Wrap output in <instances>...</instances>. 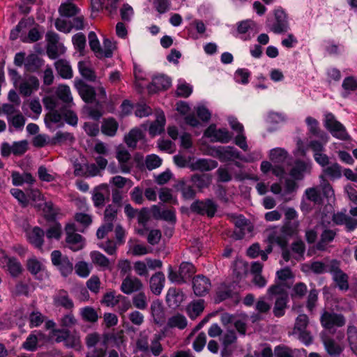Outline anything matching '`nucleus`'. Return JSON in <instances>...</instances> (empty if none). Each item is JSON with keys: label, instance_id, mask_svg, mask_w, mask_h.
<instances>
[{"label": "nucleus", "instance_id": "nucleus-23", "mask_svg": "<svg viewBox=\"0 0 357 357\" xmlns=\"http://www.w3.org/2000/svg\"><path fill=\"white\" fill-rule=\"evenodd\" d=\"M165 116L163 112L157 114L156 119L149 126V132L152 137L161 134L165 129Z\"/></svg>", "mask_w": 357, "mask_h": 357}, {"label": "nucleus", "instance_id": "nucleus-63", "mask_svg": "<svg viewBox=\"0 0 357 357\" xmlns=\"http://www.w3.org/2000/svg\"><path fill=\"white\" fill-rule=\"evenodd\" d=\"M153 5L154 8L160 13L163 14L167 13L171 6L170 0H153Z\"/></svg>", "mask_w": 357, "mask_h": 357}, {"label": "nucleus", "instance_id": "nucleus-27", "mask_svg": "<svg viewBox=\"0 0 357 357\" xmlns=\"http://www.w3.org/2000/svg\"><path fill=\"white\" fill-rule=\"evenodd\" d=\"M54 303L56 306H62L66 309H71L74 306L73 301L64 290L59 291L54 296Z\"/></svg>", "mask_w": 357, "mask_h": 357}, {"label": "nucleus", "instance_id": "nucleus-20", "mask_svg": "<svg viewBox=\"0 0 357 357\" xmlns=\"http://www.w3.org/2000/svg\"><path fill=\"white\" fill-rule=\"evenodd\" d=\"M234 221L236 227L234 234L237 238H242L246 233L251 231L248 220L243 215H241L235 217Z\"/></svg>", "mask_w": 357, "mask_h": 357}, {"label": "nucleus", "instance_id": "nucleus-21", "mask_svg": "<svg viewBox=\"0 0 357 357\" xmlns=\"http://www.w3.org/2000/svg\"><path fill=\"white\" fill-rule=\"evenodd\" d=\"M149 282L151 291L155 295H160L165 286V275L162 272H157L151 276Z\"/></svg>", "mask_w": 357, "mask_h": 357}, {"label": "nucleus", "instance_id": "nucleus-15", "mask_svg": "<svg viewBox=\"0 0 357 357\" xmlns=\"http://www.w3.org/2000/svg\"><path fill=\"white\" fill-rule=\"evenodd\" d=\"M39 86V81L34 76L24 78L19 84L20 93L24 96H29Z\"/></svg>", "mask_w": 357, "mask_h": 357}, {"label": "nucleus", "instance_id": "nucleus-12", "mask_svg": "<svg viewBox=\"0 0 357 357\" xmlns=\"http://www.w3.org/2000/svg\"><path fill=\"white\" fill-rule=\"evenodd\" d=\"M205 136L213 141L227 143L231 139V135L226 128L217 129L215 125H211L204 132Z\"/></svg>", "mask_w": 357, "mask_h": 357}, {"label": "nucleus", "instance_id": "nucleus-35", "mask_svg": "<svg viewBox=\"0 0 357 357\" xmlns=\"http://www.w3.org/2000/svg\"><path fill=\"white\" fill-rule=\"evenodd\" d=\"M188 324L187 319L185 316L176 314L171 317H169L167 322V326L168 328H177L180 330L184 329Z\"/></svg>", "mask_w": 357, "mask_h": 357}, {"label": "nucleus", "instance_id": "nucleus-3", "mask_svg": "<svg viewBox=\"0 0 357 357\" xmlns=\"http://www.w3.org/2000/svg\"><path fill=\"white\" fill-rule=\"evenodd\" d=\"M324 126L332 135L337 139L344 140L349 137L345 127L336 120L332 113L325 114Z\"/></svg>", "mask_w": 357, "mask_h": 357}, {"label": "nucleus", "instance_id": "nucleus-4", "mask_svg": "<svg viewBox=\"0 0 357 357\" xmlns=\"http://www.w3.org/2000/svg\"><path fill=\"white\" fill-rule=\"evenodd\" d=\"M309 324L308 317L305 314H299L295 321L294 334L297 335L298 338L306 345L312 342V337L306 328Z\"/></svg>", "mask_w": 357, "mask_h": 357}, {"label": "nucleus", "instance_id": "nucleus-51", "mask_svg": "<svg viewBox=\"0 0 357 357\" xmlns=\"http://www.w3.org/2000/svg\"><path fill=\"white\" fill-rule=\"evenodd\" d=\"M116 49V44L114 41L105 38L103 40V48H102L100 58H110L112 56L113 51Z\"/></svg>", "mask_w": 357, "mask_h": 357}, {"label": "nucleus", "instance_id": "nucleus-9", "mask_svg": "<svg viewBox=\"0 0 357 357\" xmlns=\"http://www.w3.org/2000/svg\"><path fill=\"white\" fill-rule=\"evenodd\" d=\"M330 273L340 289L346 291L349 289L348 276L340 269L338 261H331Z\"/></svg>", "mask_w": 357, "mask_h": 357}, {"label": "nucleus", "instance_id": "nucleus-25", "mask_svg": "<svg viewBox=\"0 0 357 357\" xmlns=\"http://www.w3.org/2000/svg\"><path fill=\"white\" fill-rule=\"evenodd\" d=\"M119 128V123L114 118L105 119L101 126L102 132L108 136L114 137L116 135Z\"/></svg>", "mask_w": 357, "mask_h": 357}, {"label": "nucleus", "instance_id": "nucleus-36", "mask_svg": "<svg viewBox=\"0 0 357 357\" xmlns=\"http://www.w3.org/2000/svg\"><path fill=\"white\" fill-rule=\"evenodd\" d=\"M142 137V130L138 128H134L125 136V142L129 147L134 149L136 147L137 142Z\"/></svg>", "mask_w": 357, "mask_h": 357}, {"label": "nucleus", "instance_id": "nucleus-52", "mask_svg": "<svg viewBox=\"0 0 357 357\" xmlns=\"http://www.w3.org/2000/svg\"><path fill=\"white\" fill-rule=\"evenodd\" d=\"M75 48L78 50L81 54H84L86 47V37L82 33H77L72 38Z\"/></svg>", "mask_w": 357, "mask_h": 357}, {"label": "nucleus", "instance_id": "nucleus-39", "mask_svg": "<svg viewBox=\"0 0 357 357\" xmlns=\"http://www.w3.org/2000/svg\"><path fill=\"white\" fill-rule=\"evenodd\" d=\"M8 124L13 126L17 130H22L25 125L26 119L20 112L13 116H7Z\"/></svg>", "mask_w": 357, "mask_h": 357}, {"label": "nucleus", "instance_id": "nucleus-40", "mask_svg": "<svg viewBox=\"0 0 357 357\" xmlns=\"http://www.w3.org/2000/svg\"><path fill=\"white\" fill-rule=\"evenodd\" d=\"M287 152L282 148H275L270 151L269 158L275 163L283 162L287 158Z\"/></svg>", "mask_w": 357, "mask_h": 357}, {"label": "nucleus", "instance_id": "nucleus-37", "mask_svg": "<svg viewBox=\"0 0 357 357\" xmlns=\"http://www.w3.org/2000/svg\"><path fill=\"white\" fill-rule=\"evenodd\" d=\"M59 11L62 16L72 17L77 15L79 10L71 1H67L66 2L62 3L61 4Z\"/></svg>", "mask_w": 357, "mask_h": 357}, {"label": "nucleus", "instance_id": "nucleus-55", "mask_svg": "<svg viewBox=\"0 0 357 357\" xmlns=\"http://www.w3.org/2000/svg\"><path fill=\"white\" fill-rule=\"evenodd\" d=\"M251 73L246 68H238L234 73V79L236 82L242 84H247L249 82V78Z\"/></svg>", "mask_w": 357, "mask_h": 357}, {"label": "nucleus", "instance_id": "nucleus-58", "mask_svg": "<svg viewBox=\"0 0 357 357\" xmlns=\"http://www.w3.org/2000/svg\"><path fill=\"white\" fill-rule=\"evenodd\" d=\"M36 331L31 333L22 344V347L27 351H34L36 349L38 344V337L36 335ZM38 335H40L39 332H37Z\"/></svg>", "mask_w": 357, "mask_h": 357}, {"label": "nucleus", "instance_id": "nucleus-26", "mask_svg": "<svg viewBox=\"0 0 357 357\" xmlns=\"http://www.w3.org/2000/svg\"><path fill=\"white\" fill-rule=\"evenodd\" d=\"M322 342L326 352L331 356H338L343 351V347L333 338L325 337L322 339Z\"/></svg>", "mask_w": 357, "mask_h": 357}, {"label": "nucleus", "instance_id": "nucleus-46", "mask_svg": "<svg viewBox=\"0 0 357 357\" xmlns=\"http://www.w3.org/2000/svg\"><path fill=\"white\" fill-rule=\"evenodd\" d=\"M347 340L351 349L357 355V328L349 326L347 328Z\"/></svg>", "mask_w": 357, "mask_h": 357}, {"label": "nucleus", "instance_id": "nucleus-42", "mask_svg": "<svg viewBox=\"0 0 357 357\" xmlns=\"http://www.w3.org/2000/svg\"><path fill=\"white\" fill-rule=\"evenodd\" d=\"M234 297L235 299L238 301V296L236 295L230 289V287L222 284L221 285L218 291H217V300L220 302L224 300H226L229 298Z\"/></svg>", "mask_w": 357, "mask_h": 357}, {"label": "nucleus", "instance_id": "nucleus-8", "mask_svg": "<svg viewBox=\"0 0 357 357\" xmlns=\"http://www.w3.org/2000/svg\"><path fill=\"white\" fill-rule=\"evenodd\" d=\"M211 155L221 162L241 159L239 151L233 146H218L212 149Z\"/></svg>", "mask_w": 357, "mask_h": 357}, {"label": "nucleus", "instance_id": "nucleus-24", "mask_svg": "<svg viewBox=\"0 0 357 357\" xmlns=\"http://www.w3.org/2000/svg\"><path fill=\"white\" fill-rule=\"evenodd\" d=\"M56 94L57 97L68 107H71L74 103L70 89L68 86L61 84L57 87Z\"/></svg>", "mask_w": 357, "mask_h": 357}, {"label": "nucleus", "instance_id": "nucleus-41", "mask_svg": "<svg viewBox=\"0 0 357 357\" xmlns=\"http://www.w3.org/2000/svg\"><path fill=\"white\" fill-rule=\"evenodd\" d=\"M307 169V163L300 160L296 161L290 172V175L296 179H301L303 177V173L305 172Z\"/></svg>", "mask_w": 357, "mask_h": 357}, {"label": "nucleus", "instance_id": "nucleus-7", "mask_svg": "<svg viewBox=\"0 0 357 357\" xmlns=\"http://www.w3.org/2000/svg\"><path fill=\"white\" fill-rule=\"evenodd\" d=\"M51 260L54 266H56L64 277L70 275L73 270V263L66 256H63L59 250H54L51 254Z\"/></svg>", "mask_w": 357, "mask_h": 357}, {"label": "nucleus", "instance_id": "nucleus-31", "mask_svg": "<svg viewBox=\"0 0 357 357\" xmlns=\"http://www.w3.org/2000/svg\"><path fill=\"white\" fill-rule=\"evenodd\" d=\"M288 301V295L284 294L283 296H280L277 297L273 310V312L275 317H281L283 315H284Z\"/></svg>", "mask_w": 357, "mask_h": 357}, {"label": "nucleus", "instance_id": "nucleus-57", "mask_svg": "<svg viewBox=\"0 0 357 357\" xmlns=\"http://www.w3.org/2000/svg\"><path fill=\"white\" fill-rule=\"evenodd\" d=\"M162 164V159L155 154L148 155L145 160V165L149 170L159 167Z\"/></svg>", "mask_w": 357, "mask_h": 357}, {"label": "nucleus", "instance_id": "nucleus-32", "mask_svg": "<svg viewBox=\"0 0 357 357\" xmlns=\"http://www.w3.org/2000/svg\"><path fill=\"white\" fill-rule=\"evenodd\" d=\"M133 352H142L145 355L149 354V337L144 333H141L139 334V337L136 340Z\"/></svg>", "mask_w": 357, "mask_h": 357}, {"label": "nucleus", "instance_id": "nucleus-6", "mask_svg": "<svg viewBox=\"0 0 357 357\" xmlns=\"http://www.w3.org/2000/svg\"><path fill=\"white\" fill-rule=\"evenodd\" d=\"M320 323L323 328L331 330L334 327L344 326L346 319L341 314L324 311L320 317Z\"/></svg>", "mask_w": 357, "mask_h": 357}, {"label": "nucleus", "instance_id": "nucleus-60", "mask_svg": "<svg viewBox=\"0 0 357 357\" xmlns=\"http://www.w3.org/2000/svg\"><path fill=\"white\" fill-rule=\"evenodd\" d=\"M324 172L331 178H339L342 175L341 167L337 163H333L324 168Z\"/></svg>", "mask_w": 357, "mask_h": 357}, {"label": "nucleus", "instance_id": "nucleus-49", "mask_svg": "<svg viewBox=\"0 0 357 357\" xmlns=\"http://www.w3.org/2000/svg\"><path fill=\"white\" fill-rule=\"evenodd\" d=\"M65 51V47L60 43L47 45V55L52 59H56L60 54H63Z\"/></svg>", "mask_w": 357, "mask_h": 357}, {"label": "nucleus", "instance_id": "nucleus-59", "mask_svg": "<svg viewBox=\"0 0 357 357\" xmlns=\"http://www.w3.org/2000/svg\"><path fill=\"white\" fill-rule=\"evenodd\" d=\"M307 288L305 284L303 282L296 283L291 291V297L292 299L301 298L307 293Z\"/></svg>", "mask_w": 357, "mask_h": 357}, {"label": "nucleus", "instance_id": "nucleus-13", "mask_svg": "<svg viewBox=\"0 0 357 357\" xmlns=\"http://www.w3.org/2000/svg\"><path fill=\"white\" fill-rule=\"evenodd\" d=\"M144 285L139 278L135 276L128 275L123 280L120 289L125 294L130 295L141 291Z\"/></svg>", "mask_w": 357, "mask_h": 357}, {"label": "nucleus", "instance_id": "nucleus-28", "mask_svg": "<svg viewBox=\"0 0 357 357\" xmlns=\"http://www.w3.org/2000/svg\"><path fill=\"white\" fill-rule=\"evenodd\" d=\"M183 294L180 290L176 288L169 289L166 296V301L169 306H178L180 303L183 301Z\"/></svg>", "mask_w": 357, "mask_h": 357}, {"label": "nucleus", "instance_id": "nucleus-33", "mask_svg": "<svg viewBox=\"0 0 357 357\" xmlns=\"http://www.w3.org/2000/svg\"><path fill=\"white\" fill-rule=\"evenodd\" d=\"M90 257L93 264L96 266H99L103 270L109 268V260L101 252L93 251L90 253Z\"/></svg>", "mask_w": 357, "mask_h": 357}, {"label": "nucleus", "instance_id": "nucleus-38", "mask_svg": "<svg viewBox=\"0 0 357 357\" xmlns=\"http://www.w3.org/2000/svg\"><path fill=\"white\" fill-rule=\"evenodd\" d=\"M6 267L7 271L13 277L18 276L22 271L21 264L15 258H8L6 259Z\"/></svg>", "mask_w": 357, "mask_h": 357}, {"label": "nucleus", "instance_id": "nucleus-64", "mask_svg": "<svg viewBox=\"0 0 357 357\" xmlns=\"http://www.w3.org/2000/svg\"><path fill=\"white\" fill-rule=\"evenodd\" d=\"M275 357H294L292 350L284 345L277 346L274 349Z\"/></svg>", "mask_w": 357, "mask_h": 357}, {"label": "nucleus", "instance_id": "nucleus-43", "mask_svg": "<svg viewBox=\"0 0 357 357\" xmlns=\"http://www.w3.org/2000/svg\"><path fill=\"white\" fill-rule=\"evenodd\" d=\"M121 298H123L122 295L116 294L114 291H109L104 295L102 303L108 307H114L119 303Z\"/></svg>", "mask_w": 357, "mask_h": 357}, {"label": "nucleus", "instance_id": "nucleus-48", "mask_svg": "<svg viewBox=\"0 0 357 357\" xmlns=\"http://www.w3.org/2000/svg\"><path fill=\"white\" fill-rule=\"evenodd\" d=\"M82 318L89 322L94 323L98 319L96 311L91 307H84L80 309Z\"/></svg>", "mask_w": 357, "mask_h": 357}, {"label": "nucleus", "instance_id": "nucleus-50", "mask_svg": "<svg viewBox=\"0 0 357 357\" xmlns=\"http://www.w3.org/2000/svg\"><path fill=\"white\" fill-rule=\"evenodd\" d=\"M88 37L90 48L95 53L96 56L100 58L102 48L96 33L93 31L89 32Z\"/></svg>", "mask_w": 357, "mask_h": 357}, {"label": "nucleus", "instance_id": "nucleus-17", "mask_svg": "<svg viewBox=\"0 0 357 357\" xmlns=\"http://www.w3.org/2000/svg\"><path fill=\"white\" fill-rule=\"evenodd\" d=\"M75 86L84 102H92L94 101L96 91L93 87L86 84L82 80L76 82Z\"/></svg>", "mask_w": 357, "mask_h": 357}, {"label": "nucleus", "instance_id": "nucleus-45", "mask_svg": "<svg viewBox=\"0 0 357 357\" xmlns=\"http://www.w3.org/2000/svg\"><path fill=\"white\" fill-rule=\"evenodd\" d=\"M191 181L197 188L202 189L209 185L211 179V177L206 174H195L191 177Z\"/></svg>", "mask_w": 357, "mask_h": 357}, {"label": "nucleus", "instance_id": "nucleus-18", "mask_svg": "<svg viewBox=\"0 0 357 357\" xmlns=\"http://www.w3.org/2000/svg\"><path fill=\"white\" fill-rule=\"evenodd\" d=\"M45 233L38 227H35L26 232L29 242L35 248L41 249L44 242Z\"/></svg>", "mask_w": 357, "mask_h": 357}, {"label": "nucleus", "instance_id": "nucleus-29", "mask_svg": "<svg viewBox=\"0 0 357 357\" xmlns=\"http://www.w3.org/2000/svg\"><path fill=\"white\" fill-rule=\"evenodd\" d=\"M54 66L56 71L63 78L70 79L73 77V70L67 60L59 59L55 62Z\"/></svg>", "mask_w": 357, "mask_h": 357}, {"label": "nucleus", "instance_id": "nucleus-62", "mask_svg": "<svg viewBox=\"0 0 357 357\" xmlns=\"http://www.w3.org/2000/svg\"><path fill=\"white\" fill-rule=\"evenodd\" d=\"M192 92V87L185 83L183 81H179L176 89V94L178 96L187 98L188 97Z\"/></svg>", "mask_w": 357, "mask_h": 357}, {"label": "nucleus", "instance_id": "nucleus-47", "mask_svg": "<svg viewBox=\"0 0 357 357\" xmlns=\"http://www.w3.org/2000/svg\"><path fill=\"white\" fill-rule=\"evenodd\" d=\"M132 303L135 307L139 310H145L148 307V300L144 292L140 291L132 297Z\"/></svg>", "mask_w": 357, "mask_h": 357}, {"label": "nucleus", "instance_id": "nucleus-5", "mask_svg": "<svg viewBox=\"0 0 357 357\" xmlns=\"http://www.w3.org/2000/svg\"><path fill=\"white\" fill-rule=\"evenodd\" d=\"M67 246L73 252L79 251L85 245L84 238L79 234L75 233V227L73 224H68L66 226Z\"/></svg>", "mask_w": 357, "mask_h": 357}, {"label": "nucleus", "instance_id": "nucleus-1", "mask_svg": "<svg viewBox=\"0 0 357 357\" xmlns=\"http://www.w3.org/2000/svg\"><path fill=\"white\" fill-rule=\"evenodd\" d=\"M267 29L275 34H281L290 30L289 17L286 11L281 7L273 10V15L269 16L266 22Z\"/></svg>", "mask_w": 357, "mask_h": 357}, {"label": "nucleus", "instance_id": "nucleus-53", "mask_svg": "<svg viewBox=\"0 0 357 357\" xmlns=\"http://www.w3.org/2000/svg\"><path fill=\"white\" fill-rule=\"evenodd\" d=\"M342 86L344 91L343 96L347 97L351 91L357 89V80L354 77H347L343 80Z\"/></svg>", "mask_w": 357, "mask_h": 357}, {"label": "nucleus", "instance_id": "nucleus-61", "mask_svg": "<svg viewBox=\"0 0 357 357\" xmlns=\"http://www.w3.org/2000/svg\"><path fill=\"white\" fill-rule=\"evenodd\" d=\"M61 234V226L60 224L55 223L51 226L46 231L47 238L50 241L52 239L59 240Z\"/></svg>", "mask_w": 357, "mask_h": 357}, {"label": "nucleus", "instance_id": "nucleus-54", "mask_svg": "<svg viewBox=\"0 0 357 357\" xmlns=\"http://www.w3.org/2000/svg\"><path fill=\"white\" fill-rule=\"evenodd\" d=\"M75 273L81 278H86L89 275L91 266L88 263L81 261L75 266Z\"/></svg>", "mask_w": 357, "mask_h": 357}, {"label": "nucleus", "instance_id": "nucleus-14", "mask_svg": "<svg viewBox=\"0 0 357 357\" xmlns=\"http://www.w3.org/2000/svg\"><path fill=\"white\" fill-rule=\"evenodd\" d=\"M211 284L210 280L203 275H198L192 279V288L197 296L206 295L210 290Z\"/></svg>", "mask_w": 357, "mask_h": 357}, {"label": "nucleus", "instance_id": "nucleus-10", "mask_svg": "<svg viewBox=\"0 0 357 357\" xmlns=\"http://www.w3.org/2000/svg\"><path fill=\"white\" fill-rule=\"evenodd\" d=\"M191 210L198 214H206L208 217H213L217 211V204L210 199L204 201L197 200L191 205Z\"/></svg>", "mask_w": 357, "mask_h": 357}, {"label": "nucleus", "instance_id": "nucleus-16", "mask_svg": "<svg viewBox=\"0 0 357 357\" xmlns=\"http://www.w3.org/2000/svg\"><path fill=\"white\" fill-rule=\"evenodd\" d=\"M116 158L119 162L121 172L130 173L132 165L130 164L131 155L128 151L122 146H119L116 149Z\"/></svg>", "mask_w": 357, "mask_h": 357}, {"label": "nucleus", "instance_id": "nucleus-2", "mask_svg": "<svg viewBox=\"0 0 357 357\" xmlns=\"http://www.w3.org/2000/svg\"><path fill=\"white\" fill-rule=\"evenodd\" d=\"M295 229L289 224L282 227H273L268 228L264 235L267 242L270 244H276L281 248L286 247L288 238L294 235Z\"/></svg>", "mask_w": 357, "mask_h": 357}, {"label": "nucleus", "instance_id": "nucleus-34", "mask_svg": "<svg viewBox=\"0 0 357 357\" xmlns=\"http://www.w3.org/2000/svg\"><path fill=\"white\" fill-rule=\"evenodd\" d=\"M204 309V302L203 300L192 301L187 306V313L190 318L194 319L203 312Z\"/></svg>", "mask_w": 357, "mask_h": 357}, {"label": "nucleus", "instance_id": "nucleus-19", "mask_svg": "<svg viewBox=\"0 0 357 357\" xmlns=\"http://www.w3.org/2000/svg\"><path fill=\"white\" fill-rule=\"evenodd\" d=\"M171 85V79L165 75H158L153 77L151 84L149 87L151 93H156L161 90L167 89Z\"/></svg>", "mask_w": 357, "mask_h": 357}, {"label": "nucleus", "instance_id": "nucleus-56", "mask_svg": "<svg viewBox=\"0 0 357 357\" xmlns=\"http://www.w3.org/2000/svg\"><path fill=\"white\" fill-rule=\"evenodd\" d=\"M267 294L270 296L277 295L278 296L288 295L284 286L282 282L275 281V284L270 286L267 289Z\"/></svg>", "mask_w": 357, "mask_h": 357}, {"label": "nucleus", "instance_id": "nucleus-44", "mask_svg": "<svg viewBox=\"0 0 357 357\" xmlns=\"http://www.w3.org/2000/svg\"><path fill=\"white\" fill-rule=\"evenodd\" d=\"M78 68L81 75L89 80H94L96 75L90 67V63L87 61H82L78 63Z\"/></svg>", "mask_w": 357, "mask_h": 357}, {"label": "nucleus", "instance_id": "nucleus-22", "mask_svg": "<svg viewBox=\"0 0 357 357\" xmlns=\"http://www.w3.org/2000/svg\"><path fill=\"white\" fill-rule=\"evenodd\" d=\"M218 167V162L211 159L201 158L197 160L190 165L192 170L201 172L211 171Z\"/></svg>", "mask_w": 357, "mask_h": 357}, {"label": "nucleus", "instance_id": "nucleus-11", "mask_svg": "<svg viewBox=\"0 0 357 357\" xmlns=\"http://www.w3.org/2000/svg\"><path fill=\"white\" fill-rule=\"evenodd\" d=\"M329 223V221L326 220L324 218L321 220V225L324 227L321 236L320 240L317 243L316 247L317 249L321 251H325L328 248L329 243L333 242L337 235V230L334 229L327 228L326 222Z\"/></svg>", "mask_w": 357, "mask_h": 357}, {"label": "nucleus", "instance_id": "nucleus-30", "mask_svg": "<svg viewBox=\"0 0 357 357\" xmlns=\"http://www.w3.org/2000/svg\"><path fill=\"white\" fill-rule=\"evenodd\" d=\"M12 183L15 186H20L24 183L32 184L35 179L30 173L20 174L18 172H13L11 174Z\"/></svg>", "mask_w": 357, "mask_h": 357}]
</instances>
